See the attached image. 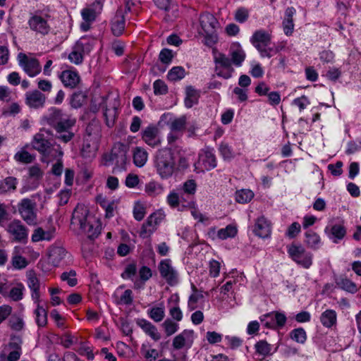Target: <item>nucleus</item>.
Segmentation results:
<instances>
[{
	"label": "nucleus",
	"mask_w": 361,
	"mask_h": 361,
	"mask_svg": "<svg viewBox=\"0 0 361 361\" xmlns=\"http://www.w3.org/2000/svg\"><path fill=\"white\" fill-rule=\"evenodd\" d=\"M163 219L164 215L161 212H154L150 214L142 226L140 232V237L143 238L149 237L156 231L157 226Z\"/></svg>",
	"instance_id": "obj_20"
},
{
	"label": "nucleus",
	"mask_w": 361,
	"mask_h": 361,
	"mask_svg": "<svg viewBox=\"0 0 361 361\" xmlns=\"http://www.w3.org/2000/svg\"><path fill=\"white\" fill-rule=\"evenodd\" d=\"M335 282L338 288L345 292L354 294L358 290L356 283L345 276L337 278Z\"/></svg>",
	"instance_id": "obj_38"
},
{
	"label": "nucleus",
	"mask_w": 361,
	"mask_h": 361,
	"mask_svg": "<svg viewBox=\"0 0 361 361\" xmlns=\"http://www.w3.org/2000/svg\"><path fill=\"white\" fill-rule=\"evenodd\" d=\"M27 286L31 290V298L33 302H41L39 293V281L35 274L30 273L28 274Z\"/></svg>",
	"instance_id": "obj_34"
},
{
	"label": "nucleus",
	"mask_w": 361,
	"mask_h": 361,
	"mask_svg": "<svg viewBox=\"0 0 361 361\" xmlns=\"http://www.w3.org/2000/svg\"><path fill=\"white\" fill-rule=\"evenodd\" d=\"M95 43V39L91 37H81L73 47L68 54L69 61L75 64H81L85 54H89Z\"/></svg>",
	"instance_id": "obj_9"
},
{
	"label": "nucleus",
	"mask_w": 361,
	"mask_h": 361,
	"mask_svg": "<svg viewBox=\"0 0 361 361\" xmlns=\"http://www.w3.org/2000/svg\"><path fill=\"white\" fill-rule=\"evenodd\" d=\"M200 25L204 32L205 45L212 47L218 39L216 27L218 21L216 18L209 13H204L200 16Z\"/></svg>",
	"instance_id": "obj_7"
},
{
	"label": "nucleus",
	"mask_w": 361,
	"mask_h": 361,
	"mask_svg": "<svg viewBox=\"0 0 361 361\" xmlns=\"http://www.w3.org/2000/svg\"><path fill=\"white\" fill-rule=\"evenodd\" d=\"M67 253L66 249L62 247H54L49 250V259L53 265L58 266Z\"/></svg>",
	"instance_id": "obj_41"
},
{
	"label": "nucleus",
	"mask_w": 361,
	"mask_h": 361,
	"mask_svg": "<svg viewBox=\"0 0 361 361\" xmlns=\"http://www.w3.org/2000/svg\"><path fill=\"white\" fill-rule=\"evenodd\" d=\"M154 2L158 8L166 12L164 16L166 21H171L178 16L176 6H171L169 0H154Z\"/></svg>",
	"instance_id": "obj_31"
},
{
	"label": "nucleus",
	"mask_w": 361,
	"mask_h": 361,
	"mask_svg": "<svg viewBox=\"0 0 361 361\" xmlns=\"http://www.w3.org/2000/svg\"><path fill=\"white\" fill-rule=\"evenodd\" d=\"M183 191L184 194L192 197L197 189V184L194 180H188L183 185Z\"/></svg>",
	"instance_id": "obj_63"
},
{
	"label": "nucleus",
	"mask_w": 361,
	"mask_h": 361,
	"mask_svg": "<svg viewBox=\"0 0 361 361\" xmlns=\"http://www.w3.org/2000/svg\"><path fill=\"white\" fill-rule=\"evenodd\" d=\"M236 234V228L231 225H228L226 228H221L217 231V237L221 240L233 238Z\"/></svg>",
	"instance_id": "obj_55"
},
{
	"label": "nucleus",
	"mask_w": 361,
	"mask_h": 361,
	"mask_svg": "<svg viewBox=\"0 0 361 361\" xmlns=\"http://www.w3.org/2000/svg\"><path fill=\"white\" fill-rule=\"evenodd\" d=\"M166 202L172 209H176L183 212L188 208H192L195 205L194 200L187 201L186 203L182 202L180 195L174 190L171 191L166 197Z\"/></svg>",
	"instance_id": "obj_22"
},
{
	"label": "nucleus",
	"mask_w": 361,
	"mask_h": 361,
	"mask_svg": "<svg viewBox=\"0 0 361 361\" xmlns=\"http://www.w3.org/2000/svg\"><path fill=\"white\" fill-rule=\"evenodd\" d=\"M36 305L35 310V322L39 327H44L47 324V311L45 307L41 305V302H34Z\"/></svg>",
	"instance_id": "obj_43"
},
{
	"label": "nucleus",
	"mask_w": 361,
	"mask_h": 361,
	"mask_svg": "<svg viewBox=\"0 0 361 361\" xmlns=\"http://www.w3.org/2000/svg\"><path fill=\"white\" fill-rule=\"evenodd\" d=\"M148 159L147 152L141 147H136L133 151V159L134 164L137 167H142Z\"/></svg>",
	"instance_id": "obj_42"
},
{
	"label": "nucleus",
	"mask_w": 361,
	"mask_h": 361,
	"mask_svg": "<svg viewBox=\"0 0 361 361\" xmlns=\"http://www.w3.org/2000/svg\"><path fill=\"white\" fill-rule=\"evenodd\" d=\"M154 165L157 173L162 179L171 177L176 165L172 151L169 148L159 149L154 156Z\"/></svg>",
	"instance_id": "obj_2"
},
{
	"label": "nucleus",
	"mask_w": 361,
	"mask_h": 361,
	"mask_svg": "<svg viewBox=\"0 0 361 361\" xmlns=\"http://www.w3.org/2000/svg\"><path fill=\"white\" fill-rule=\"evenodd\" d=\"M305 243L310 249L316 250L322 246L320 236L314 231L308 230L305 233Z\"/></svg>",
	"instance_id": "obj_36"
},
{
	"label": "nucleus",
	"mask_w": 361,
	"mask_h": 361,
	"mask_svg": "<svg viewBox=\"0 0 361 361\" xmlns=\"http://www.w3.org/2000/svg\"><path fill=\"white\" fill-rule=\"evenodd\" d=\"M97 202L105 211V217L111 218L114 215V210L116 208V202L115 200H109L102 195L97 197Z\"/></svg>",
	"instance_id": "obj_37"
},
{
	"label": "nucleus",
	"mask_w": 361,
	"mask_h": 361,
	"mask_svg": "<svg viewBox=\"0 0 361 361\" xmlns=\"http://www.w3.org/2000/svg\"><path fill=\"white\" fill-rule=\"evenodd\" d=\"M25 288L22 283H17L12 287L9 292H8L6 297H8L11 300L18 302L21 300L24 296Z\"/></svg>",
	"instance_id": "obj_45"
},
{
	"label": "nucleus",
	"mask_w": 361,
	"mask_h": 361,
	"mask_svg": "<svg viewBox=\"0 0 361 361\" xmlns=\"http://www.w3.org/2000/svg\"><path fill=\"white\" fill-rule=\"evenodd\" d=\"M36 197H39V194L32 195V199L23 198L17 204L20 216L30 226H35L37 224V206L35 200Z\"/></svg>",
	"instance_id": "obj_5"
},
{
	"label": "nucleus",
	"mask_w": 361,
	"mask_h": 361,
	"mask_svg": "<svg viewBox=\"0 0 361 361\" xmlns=\"http://www.w3.org/2000/svg\"><path fill=\"white\" fill-rule=\"evenodd\" d=\"M249 16L248 9L245 7H240L235 11L234 18L237 22L243 23L247 20Z\"/></svg>",
	"instance_id": "obj_61"
},
{
	"label": "nucleus",
	"mask_w": 361,
	"mask_h": 361,
	"mask_svg": "<svg viewBox=\"0 0 361 361\" xmlns=\"http://www.w3.org/2000/svg\"><path fill=\"white\" fill-rule=\"evenodd\" d=\"M75 276L76 272L74 270H71L68 272L62 273L61 275V279L63 281H66L70 286L73 287L78 283Z\"/></svg>",
	"instance_id": "obj_62"
},
{
	"label": "nucleus",
	"mask_w": 361,
	"mask_h": 361,
	"mask_svg": "<svg viewBox=\"0 0 361 361\" xmlns=\"http://www.w3.org/2000/svg\"><path fill=\"white\" fill-rule=\"evenodd\" d=\"M161 276L171 286H176L179 283V274L172 265L170 259H162L158 266Z\"/></svg>",
	"instance_id": "obj_14"
},
{
	"label": "nucleus",
	"mask_w": 361,
	"mask_h": 361,
	"mask_svg": "<svg viewBox=\"0 0 361 361\" xmlns=\"http://www.w3.org/2000/svg\"><path fill=\"white\" fill-rule=\"evenodd\" d=\"M229 56L233 65L236 67L242 66L245 59L246 54L238 42L231 44L229 49Z\"/></svg>",
	"instance_id": "obj_28"
},
{
	"label": "nucleus",
	"mask_w": 361,
	"mask_h": 361,
	"mask_svg": "<svg viewBox=\"0 0 361 361\" xmlns=\"http://www.w3.org/2000/svg\"><path fill=\"white\" fill-rule=\"evenodd\" d=\"M252 231L259 238H268L271 233V224L264 216H260L255 220Z\"/></svg>",
	"instance_id": "obj_21"
},
{
	"label": "nucleus",
	"mask_w": 361,
	"mask_h": 361,
	"mask_svg": "<svg viewBox=\"0 0 361 361\" xmlns=\"http://www.w3.org/2000/svg\"><path fill=\"white\" fill-rule=\"evenodd\" d=\"M46 101L45 95L37 90L28 91L25 94V104L32 109L42 108Z\"/></svg>",
	"instance_id": "obj_23"
},
{
	"label": "nucleus",
	"mask_w": 361,
	"mask_h": 361,
	"mask_svg": "<svg viewBox=\"0 0 361 361\" xmlns=\"http://www.w3.org/2000/svg\"><path fill=\"white\" fill-rule=\"evenodd\" d=\"M293 104L297 106L301 112L310 104V101L307 96L302 95L293 99Z\"/></svg>",
	"instance_id": "obj_64"
},
{
	"label": "nucleus",
	"mask_w": 361,
	"mask_h": 361,
	"mask_svg": "<svg viewBox=\"0 0 361 361\" xmlns=\"http://www.w3.org/2000/svg\"><path fill=\"white\" fill-rule=\"evenodd\" d=\"M193 330L185 329L176 336L173 340V347L176 350H180L185 346L190 348L193 343Z\"/></svg>",
	"instance_id": "obj_24"
},
{
	"label": "nucleus",
	"mask_w": 361,
	"mask_h": 361,
	"mask_svg": "<svg viewBox=\"0 0 361 361\" xmlns=\"http://www.w3.org/2000/svg\"><path fill=\"white\" fill-rule=\"evenodd\" d=\"M73 127H63L62 129L55 130L56 138L63 143H68L74 137V133L71 130Z\"/></svg>",
	"instance_id": "obj_50"
},
{
	"label": "nucleus",
	"mask_w": 361,
	"mask_h": 361,
	"mask_svg": "<svg viewBox=\"0 0 361 361\" xmlns=\"http://www.w3.org/2000/svg\"><path fill=\"white\" fill-rule=\"evenodd\" d=\"M141 138L147 145L157 147L161 145V139L159 128L153 124L145 128L141 132Z\"/></svg>",
	"instance_id": "obj_19"
},
{
	"label": "nucleus",
	"mask_w": 361,
	"mask_h": 361,
	"mask_svg": "<svg viewBox=\"0 0 361 361\" xmlns=\"http://www.w3.org/2000/svg\"><path fill=\"white\" fill-rule=\"evenodd\" d=\"M102 9L103 2L102 0H95L89 6L84 8L81 11L83 21L80 24V29L84 32L88 31L97 16L102 13Z\"/></svg>",
	"instance_id": "obj_12"
},
{
	"label": "nucleus",
	"mask_w": 361,
	"mask_h": 361,
	"mask_svg": "<svg viewBox=\"0 0 361 361\" xmlns=\"http://www.w3.org/2000/svg\"><path fill=\"white\" fill-rule=\"evenodd\" d=\"M99 106L102 109L106 125L109 128H112L118 115V110L120 106L118 94L110 92L106 96L102 97Z\"/></svg>",
	"instance_id": "obj_3"
},
{
	"label": "nucleus",
	"mask_w": 361,
	"mask_h": 361,
	"mask_svg": "<svg viewBox=\"0 0 361 361\" xmlns=\"http://www.w3.org/2000/svg\"><path fill=\"white\" fill-rule=\"evenodd\" d=\"M255 349L257 354L267 357L276 352L278 346L273 348V346L265 340H261L255 344Z\"/></svg>",
	"instance_id": "obj_39"
},
{
	"label": "nucleus",
	"mask_w": 361,
	"mask_h": 361,
	"mask_svg": "<svg viewBox=\"0 0 361 361\" xmlns=\"http://www.w3.org/2000/svg\"><path fill=\"white\" fill-rule=\"evenodd\" d=\"M32 145L35 149L37 150L44 156H49L51 152V145L41 132L34 136Z\"/></svg>",
	"instance_id": "obj_25"
},
{
	"label": "nucleus",
	"mask_w": 361,
	"mask_h": 361,
	"mask_svg": "<svg viewBox=\"0 0 361 361\" xmlns=\"http://www.w3.org/2000/svg\"><path fill=\"white\" fill-rule=\"evenodd\" d=\"M18 180L13 176H8L0 180V195H7L14 192L17 189Z\"/></svg>",
	"instance_id": "obj_35"
},
{
	"label": "nucleus",
	"mask_w": 361,
	"mask_h": 361,
	"mask_svg": "<svg viewBox=\"0 0 361 361\" xmlns=\"http://www.w3.org/2000/svg\"><path fill=\"white\" fill-rule=\"evenodd\" d=\"M71 226L87 235L90 238H97L101 231L99 222L89 216V211L84 205H77L71 218Z\"/></svg>",
	"instance_id": "obj_1"
},
{
	"label": "nucleus",
	"mask_w": 361,
	"mask_h": 361,
	"mask_svg": "<svg viewBox=\"0 0 361 361\" xmlns=\"http://www.w3.org/2000/svg\"><path fill=\"white\" fill-rule=\"evenodd\" d=\"M46 121L54 130L62 129L63 127H73L76 123L75 118L55 107L49 109Z\"/></svg>",
	"instance_id": "obj_8"
},
{
	"label": "nucleus",
	"mask_w": 361,
	"mask_h": 361,
	"mask_svg": "<svg viewBox=\"0 0 361 361\" xmlns=\"http://www.w3.org/2000/svg\"><path fill=\"white\" fill-rule=\"evenodd\" d=\"M320 322L326 328H331L337 324V314L335 310H326L322 313Z\"/></svg>",
	"instance_id": "obj_40"
},
{
	"label": "nucleus",
	"mask_w": 361,
	"mask_h": 361,
	"mask_svg": "<svg viewBox=\"0 0 361 361\" xmlns=\"http://www.w3.org/2000/svg\"><path fill=\"white\" fill-rule=\"evenodd\" d=\"M98 136L97 134L94 135L93 138L90 137H84L81 152L85 157H94L99 147Z\"/></svg>",
	"instance_id": "obj_26"
},
{
	"label": "nucleus",
	"mask_w": 361,
	"mask_h": 361,
	"mask_svg": "<svg viewBox=\"0 0 361 361\" xmlns=\"http://www.w3.org/2000/svg\"><path fill=\"white\" fill-rule=\"evenodd\" d=\"M185 69L181 66H176L172 68L168 73V79L171 81L181 80L185 76Z\"/></svg>",
	"instance_id": "obj_59"
},
{
	"label": "nucleus",
	"mask_w": 361,
	"mask_h": 361,
	"mask_svg": "<svg viewBox=\"0 0 361 361\" xmlns=\"http://www.w3.org/2000/svg\"><path fill=\"white\" fill-rule=\"evenodd\" d=\"M147 314L155 322H160L165 317V307L163 302L153 306L147 310Z\"/></svg>",
	"instance_id": "obj_44"
},
{
	"label": "nucleus",
	"mask_w": 361,
	"mask_h": 361,
	"mask_svg": "<svg viewBox=\"0 0 361 361\" xmlns=\"http://www.w3.org/2000/svg\"><path fill=\"white\" fill-rule=\"evenodd\" d=\"M54 229H48L45 231L42 227H37L33 231V233L31 235V240L33 243H37L44 240L51 241L54 238Z\"/></svg>",
	"instance_id": "obj_32"
},
{
	"label": "nucleus",
	"mask_w": 361,
	"mask_h": 361,
	"mask_svg": "<svg viewBox=\"0 0 361 361\" xmlns=\"http://www.w3.org/2000/svg\"><path fill=\"white\" fill-rule=\"evenodd\" d=\"M325 233L329 235V237L334 243H338L339 240H342L345 237L346 234V229L341 224H335L331 226H326L325 228Z\"/></svg>",
	"instance_id": "obj_33"
},
{
	"label": "nucleus",
	"mask_w": 361,
	"mask_h": 361,
	"mask_svg": "<svg viewBox=\"0 0 361 361\" xmlns=\"http://www.w3.org/2000/svg\"><path fill=\"white\" fill-rule=\"evenodd\" d=\"M145 191L149 196L155 197L164 192V188L161 184L152 180L145 184Z\"/></svg>",
	"instance_id": "obj_48"
},
{
	"label": "nucleus",
	"mask_w": 361,
	"mask_h": 361,
	"mask_svg": "<svg viewBox=\"0 0 361 361\" xmlns=\"http://www.w3.org/2000/svg\"><path fill=\"white\" fill-rule=\"evenodd\" d=\"M220 155L225 161H231L235 156L234 152L231 146L226 142H221L219 146Z\"/></svg>",
	"instance_id": "obj_54"
},
{
	"label": "nucleus",
	"mask_w": 361,
	"mask_h": 361,
	"mask_svg": "<svg viewBox=\"0 0 361 361\" xmlns=\"http://www.w3.org/2000/svg\"><path fill=\"white\" fill-rule=\"evenodd\" d=\"M186 125V117L182 116L173 120L170 124V129L173 132L180 133L183 131Z\"/></svg>",
	"instance_id": "obj_58"
},
{
	"label": "nucleus",
	"mask_w": 361,
	"mask_h": 361,
	"mask_svg": "<svg viewBox=\"0 0 361 361\" xmlns=\"http://www.w3.org/2000/svg\"><path fill=\"white\" fill-rule=\"evenodd\" d=\"M193 293L190 295L188 302V307L190 310H194L197 308V302L203 298V295L199 293L194 284H192Z\"/></svg>",
	"instance_id": "obj_52"
},
{
	"label": "nucleus",
	"mask_w": 361,
	"mask_h": 361,
	"mask_svg": "<svg viewBox=\"0 0 361 361\" xmlns=\"http://www.w3.org/2000/svg\"><path fill=\"white\" fill-rule=\"evenodd\" d=\"M170 300H173L176 302V305L170 307L169 309V314L170 316L177 322H180L183 319V313L179 306L178 305V302L179 300V297L178 295H173L170 298Z\"/></svg>",
	"instance_id": "obj_49"
},
{
	"label": "nucleus",
	"mask_w": 361,
	"mask_h": 361,
	"mask_svg": "<svg viewBox=\"0 0 361 361\" xmlns=\"http://www.w3.org/2000/svg\"><path fill=\"white\" fill-rule=\"evenodd\" d=\"M59 78L63 85L70 89L75 88L80 81L78 73L72 70L62 71L59 75Z\"/></svg>",
	"instance_id": "obj_27"
},
{
	"label": "nucleus",
	"mask_w": 361,
	"mask_h": 361,
	"mask_svg": "<svg viewBox=\"0 0 361 361\" xmlns=\"http://www.w3.org/2000/svg\"><path fill=\"white\" fill-rule=\"evenodd\" d=\"M6 231L13 236V240L18 243H26L28 239V228L18 219H14L9 223Z\"/></svg>",
	"instance_id": "obj_18"
},
{
	"label": "nucleus",
	"mask_w": 361,
	"mask_h": 361,
	"mask_svg": "<svg viewBox=\"0 0 361 361\" xmlns=\"http://www.w3.org/2000/svg\"><path fill=\"white\" fill-rule=\"evenodd\" d=\"M200 94L193 87L189 86L186 88V97L185 98V105L187 108H191L198 102Z\"/></svg>",
	"instance_id": "obj_46"
},
{
	"label": "nucleus",
	"mask_w": 361,
	"mask_h": 361,
	"mask_svg": "<svg viewBox=\"0 0 361 361\" xmlns=\"http://www.w3.org/2000/svg\"><path fill=\"white\" fill-rule=\"evenodd\" d=\"M287 252L291 259L300 267L309 269L312 266L313 255L301 245L292 243L287 246Z\"/></svg>",
	"instance_id": "obj_10"
},
{
	"label": "nucleus",
	"mask_w": 361,
	"mask_h": 361,
	"mask_svg": "<svg viewBox=\"0 0 361 361\" xmlns=\"http://www.w3.org/2000/svg\"><path fill=\"white\" fill-rule=\"evenodd\" d=\"M27 25L32 31L42 36L48 35L51 30L47 19L38 14H31L27 20Z\"/></svg>",
	"instance_id": "obj_17"
},
{
	"label": "nucleus",
	"mask_w": 361,
	"mask_h": 361,
	"mask_svg": "<svg viewBox=\"0 0 361 361\" xmlns=\"http://www.w3.org/2000/svg\"><path fill=\"white\" fill-rule=\"evenodd\" d=\"M123 10L119 8L111 20V31L115 36H120L123 34L126 25Z\"/></svg>",
	"instance_id": "obj_29"
},
{
	"label": "nucleus",
	"mask_w": 361,
	"mask_h": 361,
	"mask_svg": "<svg viewBox=\"0 0 361 361\" xmlns=\"http://www.w3.org/2000/svg\"><path fill=\"white\" fill-rule=\"evenodd\" d=\"M290 337L293 341L304 344L307 340V334L303 328L299 327L290 332Z\"/></svg>",
	"instance_id": "obj_51"
},
{
	"label": "nucleus",
	"mask_w": 361,
	"mask_h": 361,
	"mask_svg": "<svg viewBox=\"0 0 361 361\" xmlns=\"http://www.w3.org/2000/svg\"><path fill=\"white\" fill-rule=\"evenodd\" d=\"M217 165L214 149L209 147H205L200 150L198 159L194 164L195 171L197 173L210 171Z\"/></svg>",
	"instance_id": "obj_11"
},
{
	"label": "nucleus",
	"mask_w": 361,
	"mask_h": 361,
	"mask_svg": "<svg viewBox=\"0 0 361 361\" xmlns=\"http://www.w3.org/2000/svg\"><path fill=\"white\" fill-rule=\"evenodd\" d=\"M136 324L152 339H153L155 341L160 340L161 335L159 333L157 328L150 322L147 321L145 319H138L136 321Z\"/></svg>",
	"instance_id": "obj_30"
},
{
	"label": "nucleus",
	"mask_w": 361,
	"mask_h": 361,
	"mask_svg": "<svg viewBox=\"0 0 361 361\" xmlns=\"http://www.w3.org/2000/svg\"><path fill=\"white\" fill-rule=\"evenodd\" d=\"M19 66L31 78L37 75L42 71L39 61L35 58H29L24 53H19L17 56Z\"/></svg>",
	"instance_id": "obj_16"
},
{
	"label": "nucleus",
	"mask_w": 361,
	"mask_h": 361,
	"mask_svg": "<svg viewBox=\"0 0 361 361\" xmlns=\"http://www.w3.org/2000/svg\"><path fill=\"white\" fill-rule=\"evenodd\" d=\"M259 320L266 328L278 329L285 326L287 318L284 313L274 311L262 314Z\"/></svg>",
	"instance_id": "obj_15"
},
{
	"label": "nucleus",
	"mask_w": 361,
	"mask_h": 361,
	"mask_svg": "<svg viewBox=\"0 0 361 361\" xmlns=\"http://www.w3.org/2000/svg\"><path fill=\"white\" fill-rule=\"evenodd\" d=\"M128 146L122 142H116L114 145L111 153L106 155V162H112L114 164L112 172L118 173L126 170V166L128 163L127 154Z\"/></svg>",
	"instance_id": "obj_4"
},
{
	"label": "nucleus",
	"mask_w": 361,
	"mask_h": 361,
	"mask_svg": "<svg viewBox=\"0 0 361 361\" xmlns=\"http://www.w3.org/2000/svg\"><path fill=\"white\" fill-rule=\"evenodd\" d=\"M14 159L17 162L23 163V164H30L32 163L35 159V156L32 155L27 151L25 149H21L20 151L16 153L14 155Z\"/></svg>",
	"instance_id": "obj_56"
},
{
	"label": "nucleus",
	"mask_w": 361,
	"mask_h": 361,
	"mask_svg": "<svg viewBox=\"0 0 361 361\" xmlns=\"http://www.w3.org/2000/svg\"><path fill=\"white\" fill-rule=\"evenodd\" d=\"M254 197V192L249 189H241L235 193V200L240 204H246Z\"/></svg>",
	"instance_id": "obj_47"
},
{
	"label": "nucleus",
	"mask_w": 361,
	"mask_h": 361,
	"mask_svg": "<svg viewBox=\"0 0 361 361\" xmlns=\"http://www.w3.org/2000/svg\"><path fill=\"white\" fill-rule=\"evenodd\" d=\"M250 42L260 53L262 57L271 58L279 51V49L269 47L271 36L264 30L255 31L250 38Z\"/></svg>",
	"instance_id": "obj_6"
},
{
	"label": "nucleus",
	"mask_w": 361,
	"mask_h": 361,
	"mask_svg": "<svg viewBox=\"0 0 361 361\" xmlns=\"http://www.w3.org/2000/svg\"><path fill=\"white\" fill-rule=\"evenodd\" d=\"M166 336H171L178 331L179 324L171 319H166L161 324Z\"/></svg>",
	"instance_id": "obj_53"
},
{
	"label": "nucleus",
	"mask_w": 361,
	"mask_h": 361,
	"mask_svg": "<svg viewBox=\"0 0 361 361\" xmlns=\"http://www.w3.org/2000/svg\"><path fill=\"white\" fill-rule=\"evenodd\" d=\"M20 105L13 102L2 109V115L6 117L15 116L20 111Z\"/></svg>",
	"instance_id": "obj_60"
},
{
	"label": "nucleus",
	"mask_w": 361,
	"mask_h": 361,
	"mask_svg": "<svg viewBox=\"0 0 361 361\" xmlns=\"http://www.w3.org/2000/svg\"><path fill=\"white\" fill-rule=\"evenodd\" d=\"M87 97L82 92H75L71 99V105L75 109L81 107L85 103Z\"/></svg>",
	"instance_id": "obj_57"
},
{
	"label": "nucleus",
	"mask_w": 361,
	"mask_h": 361,
	"mask_svg": "<svg viewBox=\"0 0 361 361\" xmlns=\"http://www.w3.org/2000/svg\"><path fill=\"white\" fill-rule=\"evenodd\" d=\"M214 71L217 76L228 80L233 76L235 71L230 57L222 53H217L214 56Z\"/></svg>",
	"instance_id": "obj_13"
}]
</instances>
